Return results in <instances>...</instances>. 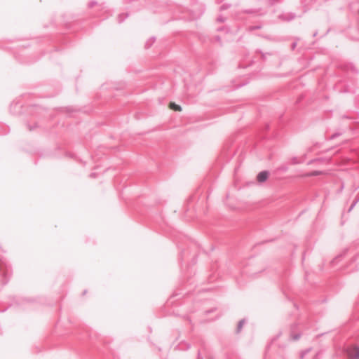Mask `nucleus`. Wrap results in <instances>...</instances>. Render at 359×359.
I'll return each mask as SVG.
<instances>
[{"label": "nucleus", "mask_w": 359, "mask_h": 359, "mask_svg": "<svg viewBox=\"0 0 359 359\" xmlns=\"http://www.w3.org/2000/svg\"><path fill=\"white\" fill-rule=\"evenodd\" d=\"M243 326V322H240L238 325V329L240 330Z\"/></svg>", "instance_id": "obj_5"}, {"label": "nucleus", "mask_w": 359, "mask_h": 359, "mask_svg": "<svg viewBox=\"0 0 359 359\" xmlns=\"http://www.w3.org/2000/svg\"><path fill=\"white\" fill-rule=\"evenodd\" d=\"M320 172H313L311 173V175H319Z\"/></svg>", "instance_id": "obj_4"}, {"label": "nucleus", "mask_w": 359, "mask_h": 359, "mask_svg": "<svg viewBox=\"0 0 359 359\" xmlns=\"http://www.w3.org/2000/svg\"><path fill=\"white\" fill-rule=\"evenodd\" d=\"M347 353L351 358L359 359V347L352 346L348 348Z\"/></svg>", "instance_id": "obj_1"}, {"label": "nucleus", "mask_w": 359, "mask_h": 359, "mask_svg": "<svg viewBox=\"0 0 359 359\" xmlns=\"http://www.w3.org/2000/svg\"><path fill=\"white\" fill-rule=\"evenodd\" d=\"M168 107L170 109L175 111H182V107L180 105L176 104L175 102H170Z\"/></svg>", "instance_id": "obj_3"}, {"label": "nucleus", "mask_w": 359, "mask_h": 359, "mask_svg": "<svg viewBox=\"0 0 359 359\" xmlns=\"http://www.w3.org/2000/svg\"><path fill=\"white\" fill-rule=\"evenodd\" d=\"M269 173L268 171H262L257 175L256 180L259 183H263L269 178Z\"/></svg>", "instance_id": "obj_2"}]
</instances>
